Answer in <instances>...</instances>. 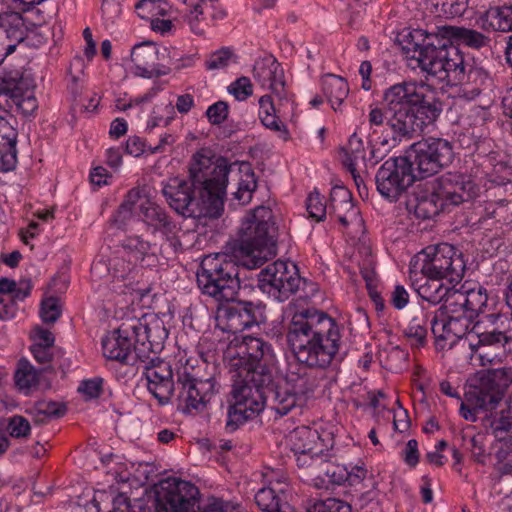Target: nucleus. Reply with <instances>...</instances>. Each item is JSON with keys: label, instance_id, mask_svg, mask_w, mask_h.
<instances>
[{"label": "nucleus", "instance_id": "1", "mask_svg": "<svg viewBox=\"0 0 512 512\" xmlns=\"http://www.w3.org/2000/svg\"><path fill=\"white\" fill-rule=\"evenodd\" d=\"M229 171L225 158L213 161L198 152L190 163L188 178H170L163 185L162 194L180 215L190 217L204 210L211 217H219L224 207Z\"/></svg>", "mask_w": 512, "mask_h": 512}, {"label": "nucleus", "instance_id": "2", "mask_svg": "<svg viewBox=\"0 0 512 512\" xmlns=\"http://www.w3.org/2000/svg\"><path fill=\"white\" fill-rule=\"evenodd\" d=\"M197 285L201 292L220 304L216 325L223 332L236 334L259 325L263 307L251 301H236L240 290L239 266L227 256H206L197 272Z\"/></svg>", "mask_w": 512, "mask_h": 512}, {"label": "nucleus", "instance_id": "3", "mask_svg": "<svg viewBox=\"0 0 512 512\" xmlns=\"http://www.w3.org/2000/svg\"><path fill=\"white\" fill-rule=\"evenodd\" d=\"M384 111L374 107L369 111L368 123L373 133L385 126L392 131L393 145L402 139L410 140L423 132L439 117L441 103L433 96L422 92L415 83H398L385 90Z\"/></svg>", "mask_w": 512, "mask_h": 512}, {"label": "nucleus", "instance_id": "4", "mask_svg": "<svg viewBox=\"0 0 512 512\" xmlns=\"http://www.w3.org/2000/svg\"><path fill=\"white\" fill-rule=\"evenodd\" d=\"M286 339L298 363L308 368H327L341 344L338 324L327 313L316 309L294 313Z\"/></svg>", "mask_w": 512, "mask_h": 512}, {"label": "nucleus", "instance_id": "5", "mask_svg": "<svg viewBox=\"0 0 512 512\" xmlns=\"http://www.w3.org/2000/svg\"><path fill=\"white\" fill-rule=\"evenodd\" d=\"M123 331L134 333L148 390L161 405L167 404L174 384L171 366L157 356L168 337L163 320L155 314L129 318L123 321Z\"/></svg>", "mask_w": 512, "mask_h": 512}, {"label": "nucleus", "instance_id": "6", "mask_svg": "<svg viewBox=\"0 0 512 512\" xmlns=\"http://www.w3.org/2000/svg\"><path fill=\"white\" fill-rule=\"evenodd\" d=\"M404 48L427 80L434 79L447 85L465 82L464 55L451 40L442 37L439 27L437 32L429 33L422 29L412 31Z\"/></svg>", "mask_w": 512, "mask_h": 512}, {"label": "nucleus", "instance_id": "7", "mask_svg": "<svg viewBox=\"0 0 512 512\" xmlns=\"http://www.w3.org/2000/svg\"><path fill=\"white\" fill-rule=\"evenodd\" d=\"M274 390L272 372L264 370L237 372L230 392L226 431L237 430L246 421L258 416L265 406L269 408V395Z\"/></svg>", "mask_w": 512, "mask_h": 512}, {"label": "nucleus", "instance_id": "8", "mask_svg": "<svg viewBox=\"0 0 512 512\" xmlns=\"http://www.w3.org/2000/svg\"><path fill=\"white\" fill-rule=\"evenodd\" d=\"M277 228L269 207H256L243 221L233 254L248 269L261 267L276 255Z\"/></svg>", "mask_w": 512, "mask_h": 512}, {"label": "nucleus", "instance_id": "9", "mask_svg": "<svg viewBox=\"0 0 512 512\" xmlns=\"http://www.w3.org/2000/svg\"><path fill=\"white\" fill-rule=\"evenodd\" d=\"M320 378L312 371L290 372L284 385H275L269 395V409L275 417H283L300 409L314 396Z\"/></svg>", "mask_w": 512, "mask_h": 512}, {"label": "nucleus", "instance_id": "10", "mask_svg": "<svg viewBox=\"0 0 512 512\" xmlns=\"http://www.w3.org/2000/svg\"><path fill=\"white\" fill-rule=\"evenodd\" d=\"M137 214L147 230L152 234H167L176 228V223L165 208L141 196L138 189H131L119 206L113 221L118 228H123L126 221Z\"/></svg>", "mask_w": 512, "mask_h": 512}, {"label": "nucleus", "instance_id": "11", "mask_svg": "<svg viewBox=\"0 0 512 512\" xmlns=\"http://www.w3.org/2000/svg\"><path fill=\"white\" fill-rule=\"evenodd\" d=\"M421 273L424 277L442 278L458 284L464 277L466 262L462 252L453 245L441 243L426 247L421 253Z\"/></svg>", "mask_w": 512, "mask_h": 512}, {"label": "nucleus", "instance_id": "12", "mask_svg": "<svg viewBox=\"0 0 512 512\" xmlns=\"http://www.w3.org/2000/svg\"><path fill=\"white\" fill-rule=\"evenodd\" d=\"M453 148L442 138H428L411 145L409 157L416 178H427L447 167L453 160Z\"/></svg>", "mask_w": 512, "mask_h": 512}, {"label": "nucleus", "instance_id": "13", "mask_svg": "<svg viewBox=\"0 0 512 512\" xmlns=\"http://www.w3.org/2000/svg\"><path fill=\"white\" fill-rule=\"evenodd\" d=\"M156 512H197L199 490L189 481L170 477L155 487Z\"/></svg>", "mask_w": 512, "mask_h": 512}, {"label": "nucleus", "instance_id": "14", "mask_svg": "<svg viewBox=\"0 0 512 512\" xmlns=\"http://www.w3.org/2000/svg\"><path fill=\"white\" fill-rule=\"evenodd\" d=\"M173 384L171 396L175 395L178 408L184 413L202 412L219 391V385L214 377L200 379L187 372L178 374L177 382Z\"/></svg>", "mask_w": 512, "mask_h": 512}, {"label": "nucleus", "instance_id": "15", "mask_svg": "<svg viewBox=\"0 0 512 512\" xmlns=\"http://www.w3.org/2000/svg\"><path fill=\"white\" fill-rule=\"evenodd\" d=\"M306 284L293 263L275 261L262 269L258 275V286L274 299L284 302Z\"/></svg>", "mask_w": 512, "mask_h": 512}, {"label": "nucleus", "instance_id": "16", "mask_svg": "<svg viewBox=\"0 0 512 512\" xmlns=\"http://www.w3.org/2000/svg\"><path fill=\"white\" fill-rule=\"evenodd\" d=\"M416 175L407 157H395L386 160L375 176L377 191L390 202L397 201L412 185Z\"/></svg>", "mask_w": 512, "mask_h": 512}, {"label": "nucleus", "instance_id": "17", "mask_svg": "<svg viewBox=\"0 0 512 512\" xmlns=\"http://www.w3.org/2000/svg\"><path fill=\"white\" fill-rule=\"evenodd\" d=\"M230 366L237 372L241 370H264L272 372L268 365L274 360L272 346L261 338L245 336L234 346L229 347Z\"/></svg>", "mask_w": 512, "mask_h": 512}, {"label": "nucleus", "instance_id": "18", "mask_svg": "<svg viewBox=\"0 0 512 512\" xmlns=\"http://www.w3.org/2000/svg\"><path fill=\"white\" fill-rule=\"evenodd\" d=\"M431 183L448 211L471 201L479 192V187L472 178L460 172H447L433 179Z\"/></svg>", "mask_w": 512, "mask_h": 512}, {"label": "nucleus", "instance_id": "19", "mask_svg": "<svg viewBox=\"0 0 512 512\" xmlns=\"http://www.w3.org/2000/svg\"><path fill=\"white\" fill-rule=\"evenodd\" d=\"M134 333H124L123 323L118 329L109 333L102 340L103 355L109 360H115L125 365H139L141 368V357L137 353V343L134 341Z\"/></svg>", "mask_w": 512, "mask_h": 512}, {"label": "nucleus", "instance_id": "20", "mask_svg": "<svg viewBox=\"0 0 512 512\" xmlns=\"http://www.w3.org/2000/svg\"><path fill=\"white\" fill-rule=\"evenodd\" d=\"M253 78L263 88L271 90L280 105L284 102L290 103L285 90L284 71L274 57L268 56L258 59L253 67Z\"/></svg>", "mask_w": 512, "mask_h": 512}, {"label": "nucleus", "instance_id": "21", "mask_svg": "<svg viewBox=\"0 0 512 512\" xmlns=\"http://www.w3.org/2000/svg\"><path fill=\"white\" fill-rule=\"evenodd\" d=\"M26 35L27 28L21 13H0V64L25 40Z\"/></svg>", "mask_w": 512, "mask_h": 512}, {"label": "nucleus", "instance_id": "22", "mask_svg": "<svg viewBox=\"0 0 512 512\" xmlns=\"http://www.w3.org/2000/svg\"><path fill=\"white\" fill-rule=\"evenodd\" d=\"M431 332L433 333L437 344L440 341L450 340V345H453L457 339H461L467 333L472 337L474 333L471 328L474 323V318L467 314L462 313L455 316L432 318L430 321Z\"/></svg>", "mask_w": 512, "mask_h": 512}, {"label": "nucleus", "instance_id": "23", "mask_svg": "<svg viewBox=\"0 0 512 512\" xmlns=\"http://www.w3.org/2000/svg\"><path fill=\"white\" fill-rule=\"evenodd\" d=\"M159 53V49L150 42L135 45L130 55L131 62L134 65V74L144 78L169 74L170 68L156 64Z\"/></svg>", "mask_w": 512, "mask_h": 512}, {"label": "nucleus", "instance_id": "24", "mask_svg": "<svg viewBox=\"0 0 512 512\" xmlns=\"http://www.w3.org/2000/svg\"><path fill=\"white\" fill-rule=\"evenodd\" d=\"M425 186L430 188L417 186L412 197L407 201L408 210L413 211L415 216L422 220L431 219L442 211H448L432 183L428 182Z\"/></svg>", "mask_w": 512, "mask_h": 512}, {"label": "nucleus", "instance_id": "25", "mask_svg": "<svg viewBox=\"0 0 512 512\" xmlns=\"http://www.w3.org/2000/svg\"><path fill=\"white\" fill-rule=\"evenodd\" d=\"M512 384V367H502L487 371L475 385L496 408L505 391Z\"/></svg>", "mask_w": 512, "mask_h": 512}, {"label": "nucleus", "instance_id": "26", "mask_svg": "<svg viewBox=\"0 0 512 512\" xmlns=\"http://www.w3.org/2000/svg\"><path fill=\"white\" fill-rule=\"evenodd\" d=\"M13 117L0 116V171L8 172L15 168L17 163V130Z\"/></svg>", "mask_w": 512, "mask_h": 512}, {"label": "nucleus", "instance_id": "27", "mask_svg": "<svg viewBox=\"0 0 512 512\" xmlns=\"http://www.w3.org/2000/svg\"><path fill=\"white\" fill-rule=\"evenodd\" d=\"M330 213L343 227L359 220V210L352 201V195L343 186H334L330 193Z\"/></svg>", "mask_w": 512, "mask_h": 512}, {"label": "nucleus", "instance_id": "28", "mask_svg": "<svg viewBox=\"0 0 512 512\" xmlns=\"http://www.w3.org/2000/svg\"><path fill=\"white\" fill-rule=\"evenodd\" d=\"M477 24L484 31L511 32L512 31V3L508 5L492 6L481 13Z\"/></svg>", "mask_w": 512, "mask_h": 512}, {"label": "nucleus", "instance_id": "29", "mask_svg": "<svg viewBox=\"0 0 512 512\" xmlns=\"http://www.w3.org/2000/svg\"><path fill=\"white\" fill-rule=\"evenodd\" d=\"M440 34L444 38H448L452 43L465 45L472 49H482L490 45L489 36L480 31L462 27L444 25L439 27Z\"/></svg>", "mask_w": 512, "mask_h": 512}, {"label": "nucleus", "instance_id": "30", "mask_svg": "<svg viewBox=\"0 0 512 512\" xmlns=\"http://www.w3.org/2000/svg\"><path fill=\"white\" fill-rule=\"evenodd\" d=\"M269 486L263 487L255 494V502L263 512H293L285 496L284 487H273V478L268 480Z\"/></svg>", "mask_w": 512, "mask_h": 512}, {"label": "nucleus", "instance_id": "31", "mask_svg": "<svg viewBox=\"0 0 512 512\" xmlns=\"http://www.w3.org/2000/svg\"><path fill=\"white\" fill-rule=\"evenodd\" d=\"M496 409L490 401L484 396L481 389L472 386L465 393V400L461 402L460 414L468 421H477V414Z\"/></svg>", "mask_w": 512, "mask_h": 512}, {"label": "nucleus", "instance_id": "32", "mask_svg": "<svg viewBox=\"0 0 512 512\" xmlns=\"http://www.w3.org/2000/svg\"><path fill=\"white\" fill-rule=\"evenodd\" d=\"M412 286L415 288L418 295L425 301L436 305L443 301V298L449 293L450 286L445 285L441 282L442 278H429L422 277L420 280L413 279Z\"/></svg>", "mask_w": 512, "mask_h": 512}, {"label": "nucleus", "instance_id": "33", "mask_svg": "<svg viewBox=\"0 0 512 512\" xmlns=\"http://www.w3.org/2000/svg\"><path fill=\"white\" fill-rule=\"evenodd\" d=\"M285 104L287 103L284 102L282 105H280L279 103V108L276 109L275 104L271 98V95H263L259 99V117L262 124L266 128L279 133V136L282 139L287 140L289 136L287 127L276 115V112H281L280 106H284Z\"/></svg>", "mask_w": 512, "mask_h": 512}, {"label": "nucleus", "instance_id": "34", "mask_svg": "<svg viewBox=\"0 0 512 512\" xmlns=\"http://www.w3.org/2000/svg\"><path fill=\"white\" fill-rule=\"evenodd\" d=\"M229 175L238 176L237 190L233 193L234 198L237 199L242 205L248 204L252 199V194L257 188V181L254 172L247 165L236 169V164H229Z\"/></svg>", "mask_w": 512, "mask_h": 512}, {"label": "nucleus", "instance_id": "35", "mask_svg": "<svg viewBox=\"0 0 512 512\" xmlns=\"http://www.w3.org/2000/svg\"><path fill=\"white\" fill-rule=\"evenodd\" d=\"M428 312L424 308L415 311L414 316L404 328L403 334L414 348L424 347L427 343Z\"/></svg>", "mask_w": 512, "mask_h": 512}, {"label": "nucleus", "instance_id": "36", "mask_svg": "<svg viewBox=\"0 0 512 512\" xmlns=\"http://www.w3.org/2000/svg\"><path fill=\"white\" fill-rule=\"evenodd\" d=\"M322 91L333 110L337 111L347 98L349 87L347 81L333 74H327L322 78Z\"/></svg>", "mask_w": 512, "mask_h": 512}, {"label": "nucleus", "instance_id": "37", "mask_svg": "<svg viewBox=\"0 0 512 512\" xmlns=\"http://www.w3.org/2000/svg\"><path fill=\"white\" fill-rule=\"evenodd\" d=\"M318 434L306 426L295 428L288 436L290 449L294 454L318 450Z\"/></svg>", "mask_w": 512, "mask_h": 512}, {"label": "nucleus", "instance_id": "38", "mask_svg": "<svg viewBox=\"0 0 512 512\" xmlns=\"http://www.w3.org/2000/svg\"><path fill=\"white\" fill-rule=\"evenodd\" d=\"M452 285L449 293L443 298L440 308L434 312L432 318H442L466 313L464 292L454 288Z\"/></svg>", "mask_w": 512, "mask_h": 512}, {"label": "nucleus", "instance_id": "39", "mask_svg": "<svg viewBox=\"0 0 512 512\" xmlns=\"http://www.w3.org/2000/svg\"><path fill=\"white\" fill-rule=\"evenodd\" d=\"M14 381L19 390L28 394L39 384V371L28 360L21 359L14 373Z\"/></svg>", "mask_w": 512, "mask_h": 512}, {"label": "nucleus", "instance_id": "40", "mask_svg": "<svg viewBox=\"0 0 512 512\" xmlns=\"http://www.w3.org/2000/svg\"><path fill=\"white\" fill-rule=\"evenodd\" d=\"M469 0H428L427 8L436 17L454 18L462 16Z\"/></svg>", "mask_w": 512, "mask_h": 512}, {"label": "nucleus", "instance_id": "41", "mask_svg": "<svg viewBox=\"0 0 512 512\" xmlns=\"http://www.w3.org/2000/svg\"><path fill=\"white\" fill-rule=\"evenodd\" d=\"M344 152L343 163L349 172L354 171V167H358V162H365L364 144L361 138L353 133L346 147L342 148Z\"/></svg>", "mask_w": 512, "mask_h": 512}, {"label": "nucleus", "instance_id": "42", "mask_svg": "<svg viewBox=\"0 0 512 512\" xmlns=\"http://www.w3.org/2000/svg\"><path fill=\"white\" fill-rule=\"evenodd\" d=\"M471 332L478 338V344L484 346H502L504 347L511 337L506 335L505 332L493 328L492 330H482L481 322L477 321L473 324Z\"/></svg>", "mask_w": 512, "mask_h": 512}, {"label": "nucleus", "instance_id": "43", "mask_svg": "<svg viewBox=\"0 0 512 512\" xmlns=\"http://www.w3.org/2000/svg\"><path fill=\"white\" fill-rule=\"evenodd\" d=\"M297 466L300 469L307 470L310 476L315 479L319 475V470L326 457L319 449L313 452H301L294 454Z\"/></svg>", "mask_w": 512, "mask_h": 512}, {"label": "nucleus", "instance_id": "44", "mask_svg": "<svg viewBox=\"0 0 512 512\" xmlns=\"http://www.w3.org/2000/svg\"><path fill=\"white\" fill-rule=\"evenodd\" d=\"M463 292L466 313L475 319L487 304L488 296L486 294V290L479 286L477 288H471Z\"/></svg>", "mask_w": 512, "mask_h": 512}, {"label": "nucleus", "instance_id": "45", "mask_svg": "<svg viewBox=\"0 0 512 512\" xmlns=\"http://www.w3.org/2000/svg\"><path fill=\"white\" fill-rule=\"evenodd\" d=\"M489 423L487 428L491 434L498 440H506L512 434V412L509 410L507 415L501 414L493 419L487 418Z\"/></svg>", "mask_w": 512, "mask_h": 512}, {"label": "nucleus", "instance_id": "46", "mask_svg": "<svg viewBox=\"0 0 512 512\" xmlns=\"http://www.w3.org/2000/svg\"><path fill=\"white\" fill-rule=\"evenodd\" d=\"M33 410L39 421L45 418L61 417L66 413V406L54 401H38L35 403Z\"/></svg>", "mask_w": 512, "mask_h": 512}, {"label": "nucleus", "instance_id": "47", "mask_svg": "<svg viewBox=\"0 0 512 512\" xmlns=\"http://www.w3.org/2000/svg\"><path fill=\"white\" fill-rule=\"evenodd\" d=\"M344 475L345 469L335 465L325 458L319 470V475L316 477V479H319L323 482L328 481L329 483L340 485L346 482Z\"/></svg>", "mask_w": 512, "mask_h": 512}, {"label": "nucleus", "instance_id": "48", "mask_svg": "<svg viewBox=\"0 0 512 512\" xmlns=\"http://www.w3.org/2000/svg\"><path fill=\"white\" fill-rule=\"evenodd\" d=\"M306 209L310 218L322 221L326 216V204L317 191L309 194L306 200Z\"/></svg>", "mask_w": 512, "mask_h": 512}, {"label": "nucleus", "instance_id": "49", "mask_svg": "<svg viewBox=\"0 0 512 512\" xmlns=\"http://www.w3.org/2000/svg\"><path fill=\"white\" fill-rule=\"evenodd\" d=\"M11 99L18 110L25 116L32 115L38 107L37 100L32 91L25 94H19L17 91H14Z\"/></svg>", "mask_w": 512, "mask_h": 512}, {"label": "nucleus", "instance_id": "50", "mask_svg": "<svg viewBox=\"0 0 512 512\" xmlns=\"http://www.w3.org/2000/svg\"><path fill=\"white\" fill-rule=\"evenodd\" d=\"M7 431L11 437L25 438L30 434L31 425L23 416L14 415L8 420Z\"/></svg>", "mask_w": 512, "mask_h": 512}, {"label": "nucleus", "instance_id": "51", "mask_svg": "<svg viewBox=\"0 0 512 512\" xmlns=\"http://www.w3.org/2000/svg\"><path fill=\"white\" fill-rule=\"evenodd\" d=\"M228 91L238 101H245L253 94V85L248 77L242 76L229 85Z\"/></svg>", "mask_w": 512, "mask_h": 512}, {"label": "nucleus", "instance_id": "52", "mask_svg": "<svg viewBox=\"0 0 512 512\" xmlns=\"http://www.w3.org/2000/svg\"><path fill=\"white\" fill-rule=\"evenodd\" d=\"M30 284L25 283V289L17 288L16 282L8 278L0 279V295H11L14 297V301L24 300L30 292Z\"/></svg>", "mask_w": 512, "mask_h": 512}, {"label": "nucleus", "instance_id": "53", "mask_svg": "<svg viewBox=\"0 0 512 512\" xmlns=\"http://www.w3.org/2000/svg\"><path fill=\"white\" fill-rule=\"evenodd\" d=\"M309 512H351V506L342 500L328 498L315 503Z\"/></svg>", "mask_w": 512, "mask_h": 512}, {"label": "nucleus", "instance_id": "54", "mask_svg": "<svg viewBox=\"0 0 512 512\" xmlns=\"http://www.w3.org/2000/svg\"><path fill=\"white\" fill-rule=\"evenodd\" d=\"M122 247L131 252L139 254L140 257L148 254L151 250V243L147 240H144L141 236H128L122 243Z\"/></svg>", "mask_w": 512, "mask_h": 512}, {"label": "nucleus", "instance_id": "55", "mask_svg": "<svg viewBox=\"0 0 512 512\" xmlns=\"http://www.w3.org/2000/svg\"><path fill=\"white\" fill-rule=\"evenodd\" d=\"M40 315L45 323H54L61 315L58 300L55 297H49L42 301Z\"/></svg>", "mask_w": 512, "mask_h": 512}, {"label": "nucleus", "instance_id": "56", "mask_svg": "<svg viewBox=\"0 0 512 512\" xmlns=\"http://www.w3.org/2000/svg\"><path fill=\"white\" fill-rule=\"evenodd\" d=\"M229 107L224 101H218L206 110L208 121L213 125L222 124L228 117Z\"/></svg>", "mask_w": 512, "mask_h": 512}, {"label": "nucleus", "instance_id": "57", "mask_svg": "<svg viewBox=\"0 0 512 512\" xmlns=\"http://www.w3.org/2000/svg\"><path fill=\"white\" fill-rule=\"evenodd\" d=\"M34 359L45 367L42 371H46L51 368V362L54 360L56 348H45L41 344H33L30 348Z\"/></svg>", "mask_w": 512, "mask_h": 512}, {"label": "nucleus", "instance_id": "58", "mask_svg": "<svg viewBox=\"0 0 512 512\" xmlns=\"http://www.w3.org/2000/svg\"><path fill=\"white\" fill-rule=\"evenodd\" d=\"M232 56V51L229 48H222L210 55L206 61V68L208 70L221 69L228 65Z\"/></svg>", "mask_w": 512, "mask_h": 512}, {"label": "nucleus", "instance_id": "59", "mask_svg": "<svg viewBox=\"0 0 512 512\" xmlns=\"http://www.w3.org/2000/svg\"><path fill=\"white\" fill-rule=\"evenodd\" d=\"M103 379L96 377L82 381L78 391L89 398H98L102 392Z\"/></svg>", "mask_w": 512, "mask_h": 512}, {"label": "nucleus", "instance_id": "60", "mask_svg": "<svg viewBox=\"0 0 512 512\" xmlns=\"http://www.w3.org/2000/svg\"><path fill=\"white\" fill-rule=\"evenodd\" d=\"M17 312V304L11 295H0V320L12 319Z\"/></svg>", "mask_w": 512, "mask_h": 512}, {"label": "nucleus", "instance_id": "61", "mask_svg": "<svg viewBox=\"0 0 512 512\" xmlns=\"http://www.w3.org/2000/svg\"><path fill=\"white\" fill-rule=\"evenodd\" d=\"M164 110L166 112V116H159L153 111V115L149 119L147 123V128L153 129L157 126H167L174 117V107L171 103H168L164 106Z\"/></svg>", "mask_w": 512, "mask_h": 512}, {"label": "nucleus", "instance_id": "62", "mask_svg": "<svg viewBox=\"0 0 512 512\" xmlns=\"http://www.w3.org/2000/svg\"><path fill=\"white\" fill-rule=\"evenodd\" d=\"M391 304L398 310L403 309L409 302V294L402 285H396L391 292Z\"/></svg>", "mask_w": 512, "mask_h": 512}, {"label": "nucleus", "instance_id": "63", "mask_svg": "<svg viewBox=\"0 0 512 512\" xmlns=\"http://www.w3.org/2000/svg\"><path fill=\"white\" fill-rule=\"evenodd\" d=\"M403 459L405 463L411 467H415L419 462L418 442L415 439H410L404 450Z\"/></svg>", "mask_w": 512, "mask_h": 512}, {"label": "nucleus", "instance_id": "64", "mask_svg": "<svg viewBox=\"0 0 512 512\" xmlns=\"http://www.w3.org/2000/svg\"><path fill=\"white\" fill-rule=\"evenodd\" d=\"M125 151L134 157H139L145 151H148L145 142L138 136H131L126 141Z\"/></svg>", "mask_w": 512, "mask_h": 512}]
</instances>
